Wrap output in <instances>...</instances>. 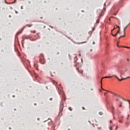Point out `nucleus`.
<instances>
[{
  "label": "nucleus",
  "mask_w": 130,
  "mask_h": 130,
  "mask_svg": "<svg viewBox=\"0 0 130 130\" xmlns=\"http://www.w3.org/2000/svg\"><path fill=\"white\" fill-rule=\"evenodd\" d=\"M112 77H115V78H116V79H117V80H118L119 81H123V80H126V79H128V78H130V76H129V77H127L126 78H122L121 79H119L118 77H117L115 75H113L112 76H106L105 77L102 78V79H101V86H102V80H103V79H107V78H112Z\"/></svg>",
  "instance_id": "nucleus-1"
},
{
  "label": "nucleus",
  "mask_w": 130,
  "mask_h": 130,
  "mask_svg": "<svg viewBox=\"0 0 130 130\" xmlns=\"http://www.w3.org/2000/svg\"><path fill=\"white\" fill-rule=\"evenodd\" d=\"M40 62L43 64L45 63V59H44V56L42 54H41L40 55Z\"/></svg>",
  "instance_id": "nucleus-2"
},
{
  "label": "nucleus",
  "mask_w": 130,
  "mask_h": 130,
  "mask_svg": "<svg viewBox=\"0 0 130 130\" xmlns=\"http://www.w3.org/2000/svg\"><path fill=\"white\" fill-rule=\"evenodd\" d=\"M125 72H127V69H126L125 71H119V73L120 75V77L122 78V75L124 76L125 75Z\"/></svg>",
  "instance_id": "nucleus-3"
},
{
  "label": "nucleus",
  "mask_w": 130,
  "mask_h": 130,
  "mask_svg": "<svg viewBox=\"0 0 130 130\" xmlns=\"http://www.w3.org/2000/svg\"><path fill=\"white\" fill-rule=\"evenodd\" d=\"M110 93H111V94H112V95L115 96L116 97H118V98H121V96H120V95L118 94L115 93L112 91L110 92Z\"/></svg>",
  "instance_id": "nucleus-4"
},
{
  "label": "nucleus",
  "mask_w": 130,
  "mask_h": 130,
  "mask_svg": "<svg viewBox=\"0 0 130 130\" xmlns=\"http://www.w3.org/2000/svg\"><path fill=\"white\" fill-rule=\"evenodd\" d=\"M116 28H119V29H118V31L117 32V33L115 35L112 34V36H113L114 37H116L117 34H118L120 32V27H119V26H116Z\"/></svg>",
  "instance_id": "nucleus-5"
},
{
  "label": "nucleus",
  "mask_w": 130,
  "mask_h": 130,
  "mask_svg": "<svg viewBox=\"0 0 130 130\" xmlns=\"http://www.w3.org/2000/svg\"><path fill=\"white\" fill-rule=\"evenodd\" d=\"M25 39H29V37L27 36H23L22 37V44L24 43V41H25Z\"/></svg>",
  "instance_id": "nucleus-6"
},
{
  "label": "nucleus",
  "mask_w": 130,
  "mask_h": 130,
  "mask_svg": "<svg viewBox=\"0 0 130 130\" xmlns=\"http://www.w3.org/2000/svg\"><path fill=\"white\" fill-rule=\"evenodd\" d=\"M118 108H122L123 106L122 105V102H120V104L118 105Z\"/></svg>",
  "instance_id": "nucleus-7"
},
{
  "label": "nucleus",
  "mask_w": 130,
  "mask_h": 130,
  "mask_svg": "<svg viewBox=\"0 0 130 130\" xmlns=\"http://www.w3.org/2000/svg\"><path fill=\"white\" fill-rule=\"evenodd\" d=\"M130 22L129 23V24H128L126 26H125L123 28V34H125V29H126V28H127V26H128V25H129Z\"/></svg>",
  "instance_id": "nucleus-8"
},
{
  "label": "nucleus",
  "mask_w": 130,
  "mask_h": 130,
  "mask_svg": "<svg viewBox=\"0 0 130 130\" xmlns=\"http://www.w3.org/2000/svg\"><path fill=\"white\" fill-rule=\"evenodd\" d=\"M99 22H100V19H97L95 26H97V25L99 24Z\"/></svg>",
  "instance_id": "nucleus-9"
},
{
  "label": "nucleus",
  "mask_w": 130,
  "mask_h": 130,
  "mask_svg": "<svg viewBox=\"0 0 130 130\" xmlns=\"http://www.w3.org/2000/svg\"><path fill=\"white\" fill-rule=\"evenodd\" d=\"M77 71H78V72L79 73H80V74H83V70H79V68H77Z\"/></svg>",
  "instance_id": "nucleus-10"
},
{
  "label": "nucleus",
  "mask_w": 130,
  "mask_h": 130,
  "mask_svg": "<svg viewBox=\"0 0 130 130\" xmlns=\"http://www.w3.org/2000/svg\"><path fill=\"white\" fill-rule=\"evenodd\" d=\"M125 125L126 127H128V126L129 125V123L128 122H126V123H125Z\"/></svg>",
  "instance_id": "nucleus-11"
},
{
  "label": "nucleus",
  "mask_w": 130,
  "mask_h": 130,
  "mask_svg": "<svg viewBox=\"0 0 130 130\" xmlns=\"http://www.w3.org/2000/svg\"><path fill=\"white\" fill-rule=\"evenodd\" d=\"M102 16H104V11H102V12L100 15V17H102Z\"/></svg>",
  "instance_id": "nucleus-12"
},
{
  "label": "nucleus",
  "mask_w": 130,
  "mask_h": 130,
  "mask_svg": "<svg viewBox=\"0 0 130 130\" xmlns=\"http://www.w3.org/2000/svg\"><path fill=\"white\" fill-rule=\"evenodd\" d=\"M23 30H24V28H23L20 31L18 32L17 33V35H19L20 34H21V33H22V32H23Z\"/></svg>",
  "instance_id": "nucleus-13"
},
{
  "label": "nucleus",
  "mask_w": 130,
  "mask_h": 130,
  "mask_svg": "<svg viewBox=\"0 0 130 130\" xmlns=\"http://www.w3.org/2000/svg\"><path fill=\"white\" fill-rule=\"evenodd\" d=\"M25 26H26L27 27H32V26H33V25L32 24H26Z\"/></svg>",
  "instance_id": "nucleus-14"
},
{
  "label": "nucleus",
  "mask_w": 130,
  "mask_h": 130,
  "mask_svg": "<svg viewBox=\"0 0 130 130\" xmlns=\"http://www.w3.org/2000/svg\"><path fill=\"white\" fill-rule=\"evenodd\" d=\"M119 122H120V123H122V122H123L122 119H119Z\"/></svg>",
  "instance_id": "nucleus-15"
},
{
  "label": "nucleus",
  "mask_w": 130,
  "mask_h": 130,
  "mask_svg": "<svg viewBox=\"0 0 130 130\" xmlns=\"http://www.w3.org/2000/svg\"><path fill=\"white\" fill-rule=\"evenodd\" d=\"M125 35V34H124V35L123 36H121L119 37V39H120V38H121L122 37H124Z\"/></svg>",
  "instance_id": "nucleus-16"
},
{
  "label": "nucleus",
  "mask_w": 130,
  "mask_h": 130,
  "mask_svg": "<svg viewBox=\"0 0 130 130\" xmlns=\"http://www.w3.org/2000/svg\"><path fill=\"white\" fill-rule=\"evenodd\" d=\"M126 101H127V102H129V109L130 110V101L127 100Z\"/></svg>",
  "instance_id": "nucleus-17"
},
{
  "label": "nucleus",
  "mask_w": 130,
  "mask_h": 130,
  "mask_svg": "<svg viewBox=\"0 0 130 130\" xmlns=\"http://www.w3.org/2000/svg\"><path fill=\"white\" fill-rule=\"evenodd\" d=\"M117 112L118 113H119V114H120V113H121V112L120 111H119V109H117Z\"/></svg>",
  "instance_id": "nucleus-18"
},
{
  "label": "nucleus",
  "mask_w": 130,
  "mask_h": 130,
  "mask_svg": "<svg viewBox=\"0 0 130 130\" xmlns=\"http://www.w3.org/2000/svg\"><path fill=\"white\" fill-rule=\"evenodd\" d=\"M34 67H35V68H36L37 69V70H38V69L37 68L38 66H37V65H36V64H34Z\"/></svg>",
  "instance_id": "nucleus-19"
},
{
  "label": "nucleus",
  "mask_w": 130,
  "mask_h": 130,
  "mask_svg": "<svg viewBox=\"0 0 130 130\" xmlns=\"http://www.w3.org/2000/svg\"><path fill=\"white\" fill-rule=\"evenodd\" d=\"M99 114H100V115H102V114H103V113L102 112H100L99 113Z\"/></svg>",
  "instance_id": "nucleus-20"
},
{
  "label": "nucleus",
  "mask_w": 130,
  "mask_h": 130,
  "mask_svg": "<svg viewBox=\"0 0 130 130\" xmlns=\"http://www.w3.org/2000/svg\"><path fill=\"white\" fill-rule=\"evenodd\" d=\"M69 110H71V111H72L73 110V109H72L71 107H69Z\"/></svg>",
  "instance_id": "nucleus-21"
},
{
  "label": "nucleus",
  "mask_w": 130,
  "mask_h": 130,
  "mask_svg": "<svg viewBox=\"0 0 130 130\" xmlns=\"http://www.w3.org/2000/svg\"><path fill=\"white\" fill-rule=\"evenodd\" d=\"M121 99H122V100H124V101H126L124 99V98H122V96H121Z\"/></svg>",
  "instance_id": "nucleus-22"
},
{
  "label": "nucleus",
  "mask_w": 130,
  "mask_h": 130,
  "mask_svg": "<svg viewBox=\"0 0 130 130\" xmlns=\"http://www.w3.org/2000/svg\"><path fill=\"white\" fill-rule=\"evenodd\" d=\"M32 33H36V30H33L31 31Z\"/></svg>",
  "instance_id": "nucleus-23"
},
{
  "label": "nucleus",
  "mask_w": 130,
  "mask_h": 130,
  "mask_svg": "<svg viewBox=\"0 0 130 130\" xmlns=\"http://www.w3.org/2000/svg\"><path fill=\"white\" fill-rule=\"evenodd\" d=\"M5 2L6 4H7V5H9V3L8 2H7V1L6 0H5Z\"/></svg>",
  "instance_id": "nucleus-24"
},
{
  "label": "nucleus",
  "mask_w": 130,
  "mask_h": 130,
  "mask_svg": "<svg viewBox=\"0 0 130 130\" xmlns=\"http://www.w3.org/2000/svg\"><path fill=\"white\" fill-rule=\"evenodd\" d=\"M53 84H54V85H55V84H57V83L55 81H54V82H53Z\"/></svg>",
  "instance_id": "nucleus-25"
},
{
  "label": "nucleus",
  "mask_w": 130,
  "mask_h": 130,
  "mask_svg": "<svg viewBox=\"0 0 130 130\" xmlns=\"http://www.w3.org/2000/svg\"><path fill=\"white\" fill-rule=\"evenodd\" d=\"M120 119H123V116H122V117H121L120 118Z\"/></svg>",
  "instance_id": "nucleus-26"
},
{
  "label": "nucleus",
  "mask_w": 130,
  "mask_h": 130,
  "mask_svg": "<svg viewBox=\"0 0 130 130\" xmlns=\"http://www.w3.org/2000/svg\"><path fill=\"white\" fill-rule=\"evenodd\" d=\"M82 109H83V110H85V107H82Z\"/></svg>",
  "instance_id": "nucleus-27"
},
{
  "label": "nucleus",
  "mask_w": 130,
  "mask_h": 130,
  "mask_svg": "<svg viewBox=\"0 0 130 130\" xmlns=\"http://www.w3.org/2000/svg\"><path fill=\"white\" fill-rule=\"evenodd\" d=\"M125 48H130L129 47H125Z\"/></svg>",
  "instance_id": "nucleus-28"
},
{
  "label": "nucleus",
  "mask_w": 130,
  "mask_h": 130,
  "mask_svg": "<svg viewBox=\"0 0 130 130\" xmlns=\"http://www.w3.org/2000/svg\"><path fill=\"white\" fill-rule=\"evenodd\" d=\"M56 54H57V55L59 54V52H57Z\"/></svg>",
  "instance_id": "nucleus-29"
},
{
  "label": "nucleus",
  "mask_w": 130,
  "mask_h": 130,
  "mask_svg": "<svg viewBox=\"0 0 130 130\" xmlns=\"http://www.w3.org/2000/svg\"><path fill=\"white\" fill-rule=\"evenodd\" d=\"M116 102H117V101H118V99H116Z\"/></svg>",
  "instance_id": "nucleus-30"
},
{
  "label": "nucleus",
  "mask_w": 130,
  "mask_h": 130,
  "mask_svg": "<svg viewBox=\"0 0 130 130\" xmlns=\"http://www.w3.org/2000/svg\"><path fill=\"white\" fill-rule=\"evenodd\" d=\"M92 44H95V42L94 41H93V42H92Z\"/></svg>",
  "instance_id": "nucleus-31"
},
{
  "label": "nucleus",
  "mask_w": 130,
  "mask_h": 130,
  "mask_svg": "<svg viewBox=\"0 0 130 130\" xmlns=\"http://www.w3.org/2000/svg\"><path fill=\"white\" fill-rule=\"evenodd\" d=\"M128 117H129V115H128V117L127 118V119H128Z\"/></svg>",
  "instance_id": "nucleus-32"
},
{
  "label": "nucleus",
  "mask_w": 130,
  "mask_h": 130,
  "mask_svg": "<svg viewBox=\"0 0 130 130\" xmlns=\"http://www.w3.org/2000/svg\"><path fill=\"white\" fill-rule=\"evenodd\" d=\"M32 40H33V41H35V40H36V39H34Z\"/></svg>",
  "instance_id": "nucleus-33"
},
{
  "label": "nucleus",
  "mask_w": 130,
  "mask_h": 130,
  "mask_svg": "<svg viewBox=\"0 0 130 130\" xmlns=\"http://www.w3.org/2000/svg\"><path fill=\"white\" fill-rule=\"evenodd\" d=\"M50 100L51 101V100H52V98H50Z\"/></svg>",
  "instance_id": "nucleus-34"
},
{
  "label": "nucleus",
  "mask_w": 130,
  "mask_h": 130,
  "mask_svg": "<svg viewBox=\"0 0 130 130\" xmlns=\"http://www.w3.org/2000/svg\"><path fill=\"white\" fill-rule=\"evenodd\" d=\"M38 47H40V45H38Z\"/></svg>",
  "instance_id": "nucleus-35"
},
{
  "label": "nucleus",
  "mask_w": 130,
  "mask_h": 130,
  "mask_svg": "<svg viewBox=\"0 0 130 130\" xmlns=\"http://www.w3.org/2000/svg\"><path fill=\"white\" fill-rule=\"evenodd\" d=\"M110 123H112V121L111 120V121H110Z\"/></svg>",
  "instance_id": "nucleus-36"
},
{
  "label": "nucleus",
  "mask_w": 130,
  "mask_h": 130,
  "mask_svg": "<svg viewBox=\"0 0 130 130\" xmlns=\"http://www.w3.org/2000/svg\"><path fill=\"white\" fill-rule=\"evenodd\" d=\"M75 59H77V57H75Z\"/></svg>",
  "instance_id": "nucleus-37"
},
{
  "label": "nucleus",
  "mask_w": 130,
  "mask_h": 130,
  "mask_svg": "<svg viewBox=\"0 0 130 130\" xmlns=\"http://www.w3.org/2000/svg\"><path fill=\"white\" fill-rule=\"evenodd\" d=\"M112 109H114V107H112Z\"/></svg>",
  "instance_id": "nucleus-38"
},
{
  "label": "nucleus",
  "mask_w": 130,
  "mask_h": 130,
  "mask_svg": "<svg viewBox=\"0 0 130 130\" xmlns=\"http://www.w3.org/2000/svg\"><path fill=\"white\" fill-rule=\"evenodd\" d=\"M21 9H23V6H21Z\"/></svg>",
  "instance_id": "nucleus-39"
},
{
  "label": "nucleus",
  "mask_w": 130,
  "mask_h": 130,
  "mask_svg": "<svg viewBox=\"0 0 130 130\" xmlns=\"http://www.w3.org/2000/svg\"><path fill=\"white\" fill-rule=\"evenodd\" d=\"M114 29H115V26H114V27L113 30H114Z\"/></svg>",
  "instance_id": "nucleus-40"
},
{
  "label": "nucleus",
  "mask_w": 130,
  "mask_h": 130,
  "mask_svg": "<svg viewBox=\"0 0 130 130\" xmlns=\"http://www.w3.org/2000/svg\"><path fill=\"white\" fill-rule=\"evenodd\" d=\"M17 0H14V3H16V1Z\"/></svg>",
  "instance_id": "nucleus-41"
},
{
  "label": "nucleus",
  "mask_w": 130,
  "mask_h": 130,
  "mask_svg": "<svg viewBox=\"0 0 130 130\" xmlns=\"http://www.w3.org/2000/svg\"><path fill=\"white\" fill-rule=\"evenodd\" d=\"M115 19H116L117 20H119V19H117V18H116V17L115 18Z\"/></svg>",
  "instance_id": "nucleus-42"
},
{
  "label": "nucleus",
  "mask_w": 130,
  "mask_h": 130,
  "mask_svg": "<svg viewBox=\"0 0 130 130\" xmlns=\"http://www.w3.org/2000/svg\"><path fill=\"white\" fill-rule=\"evenodd\" d=\"M101 88H102V89L103 90H104V89H103V88H102V86H101Z\"/></svg>",
  "instance_id": "nucleus-43"
},
{
  "label": "nucleus",
  "mask_w": 130,
  "mask_h": 130,
  "mask_svg": "<svg viewBox=\"0 0 130 130\" xmlns=\"http://www.w3.org/2000/svg\"><path fill=\"white\" fill-rule=\"evenodd\" d=\"M61 64H63V63H61Z\"/></svg>",
  "instance_id": "nucleus-44"
},
{
  "label": "nucleus",
  "mask_w": 130,
  "mask_h": 130,
  "mask_svg": "<svg viewBox=\"0 0 130 130\" xmlns=\"http://www.w3.org/2000/svg\"><path fill=\"white\" fill-rule=\"evenodd\" d=\"M68 130H71V129H70V128H68Z\"/></svg>",
  "instance_id": "nucleus-45"
},
{
  "label": "nucleus",
  "mask_w": 130,
  "mask_h": 130,
  "mask_svg": "<svg viewBox=\"0 0 130 130\" xmlns=\"http://www.w3.org/2000/svg\"><path fill=\"white\" fill-rule=\"evenodd\" d=\"M90 51H92V49H90Z\"/></svg>",
  "instance_id": "nucleus-46"
},
{
  "label": "nucleus",
  "mask_w": 130,
  "mask_h": 130,
  "mask_svg": "<svg viewBox=\"0 0 130 130\" xmlns=\"http://www.w3.org/2000/svg\"><path fill=\"white\" fill-rule=\"evenodd\" d=\"M109 21H110V18H109Z\"/></svg>",
  "instance_id": "nucleus-47"
},
{
  "label": "nucleus",
  "mask_w": 130,
  "mask_h": 130,
  "mask_svg": "<svg viewBox=\"0 0 130 130\" xmlns=\"http://www.w3.org/2000/svg\"><path fill=\"white\" fill-rule=\"evenodd\" d=\"M86 43V42H83V43Z\"/></svg>",
  "instance_id": "nucleus-48"
},
{
  "label": "nucleus",
  "mask_w": 130,
  "mask_h": 130,
  "mask_svg": "<svg viewBox=\"0 0 130 130\" xmlns=\"http://www.w3.org/2000/svg\"><path fill=\"white\" fill-rule=\"evenodd\" d=\"M76 60L74 61L75 62H76Z\"/></svg>",
  "instance_id": "nucleus-49"
},
{
  "label": "nucleus",
  "mask_w": 130,
  "mask_h": 130,
  "mask_svg": "<svg viewBox=\"0 0 130 130\" xmlns=\"http://www.w3.org/2000/svg\"><path fill=\"white\" fill-rule=\"evenodd\" d=\"M104 9L105 10V8H104Z\"/></svg>",
  "instance_id": "nucleus-50"
},
{
  "label": "nucleus",
  "mask_w": 130,
  "mask_h": 130,
  "mask_svg": "<svg viewBox=\"0 0 130 130\" xmlns=\"http://www.w3.org/2000/svg\"><path fill=\"white\" fill-rule=\"evenodd\" d=\"M71 116V117H73V116Z\"/></svg>",
  "instance_id": "nucleus-51"
},
{
  "label": "nucleus",
  "mask_w": 130,
  "mask_h": 130,
  "mask_svg": "<svg viewBox=\"0 0 130 130\" xmlns=\"http://www.w3.org/2000/svg\"><path fill=\"white\" fill-rule=\"evenodd\" d=\"M99 128V129H100V128Z\"/></svg>",
  "instance_id": "nucleus-52"
},
{
  "label": "nucleus",
  "mask_w": 130,
  "mask_h": 130,
  "mask_svg": "<svg viewBox=\"0 0 130 130\" xmlns=\"http://www.w3.org/2000/svg\"><path fill=\"white\" fill-rule=\"evenodd\" d=\"M41 19H42V17H41Z\"/></svg>",
  "instance_id": "nucleus-53"
},
{
  "label": "nucleus",
  "mask_w": 130,
  "mask_h": 130,
  "mask_svg": "<svg viewBox=\"0 0 130 130\" xmlns=\"http://www.w3.org/2000/svg\"><path fill=\"white\" fill-rule=\"evenodd\" d=\"M110 129L111 130V128H110Z\"/></svg>",
  "instance_id": "nucleus-54"
},
{
  "label": "nucleus",
  "mask_w": 130,
  "mask_h": 130,
  "mask_svg": "<svg viewBox=\"0 0 130 130\" xmlns=\"http://www.w3.org/2000/svg\"><path fill=\"white\" fill-rule=\"evenodd\" d=\"M117 46H118V45H117Z\"/></svg>",
  "instance_id": "nucleus-55"
}]
</instances>
